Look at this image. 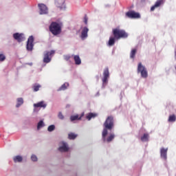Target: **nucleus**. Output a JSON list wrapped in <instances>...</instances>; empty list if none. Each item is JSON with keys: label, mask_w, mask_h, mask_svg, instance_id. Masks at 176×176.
Masks as SVG:
<instances>
[{"label": "nucleus", "mask_w": 176, "mask_h": 176, "mask_svg": "<svg viewBox=\"0 0 176 176\" xmlns=\"http://www.w3.org/2000/svg\"><path fill=\"white\" fill-rule=\"evenodd\" d=\"M103 131L102 132V140L104 142H112L115 139V135L113 133H110L108 135L109 131H112V129L115 127V120L112 116H109L107 118L106 120L103 124Z\"/></svg>", "instance_id": "nucleus-1"}, {"label": "nucleus", "mask_w": 176, "mask_h": 176, "mask_svg": "<svg viewBox=\"0 0 176 176\" xmlns=\"http://www.w3.org/2000/svg\"><path fill=\"white\" fill-rule=\"evenodd\" d=\"M50 31L52 35H60L61 34V25L57 22H52L50 25Z\"/></svg>", "instance_id": "nucleus-2"}, {"label": "nucleus", "mask_w": 176, "mask_h": 176, "mask_svg": "<svg viewBox=\"0 0 176 176\" xmlns=\"http://www.w3.org/2000/svg\"><path fill=\"white\" fill-rule=\"evenodd\" d=\"M113 35L117 41L121 39V38H127L129 36L126 31L119 28L113 29Z\"/></svg>", "instance_id": "nucleus-3"}, {"label": "nucleus", "mask_w": 176, "mask_h": 176, "mask_svg": "<svg viewBox=\"0 0 176 176\" xmlns=\"http://www.w3.org/2000/svg\"><path fill=\"white\" fill-rule=\"evenodd\" d=\"M138 74H141L142 78H148V71L142 63H139L138 65Z\"/></svg>", "instance_id": "nucleus-4"}, {"label": "nucleus", "mask_w": 176, "mask_h": 176, "mask_svg": "<svg viewBox=\"0 0 176 176\" xmlns=\"http://www.w3.org/2000/svg\"><path fill=\"white\" fill-rule=\"evenodd\" d=\"M56 53L55 50H51L50 52L46 51L44 53L43 63L47 64L52 61V57H53V54Z\"/></svg>", "instance_id": "nucleus-5"}, {"label": "nucleus", "mask_w": 176, "mask_h": 176, "mask_svg": "<svg viewBox=\"0 0 176 176\" xmlns=\"http://www.w3.org/2000/svg\"><path fill=\"white\" fill-rule=\"evenodd\" d=\"M26 49L28 52H32L34 49V36H30L27 41Z\"/></svg>", "instance_id": "nucleus-6"}, {"label": "nucleus", "mask_w": 176, "mask_h": 176, "mask_svg": "<svg viewBox=\"0 0 176 176\" xmlns=\"http://www.w3.org/2000/svg\"><path fill=\"white\" fill-rule=\"evenodd\" d=\"M40 14H47L49 13V9L47 6L43 3L38 4Z\"/></svg>", "instance_id": "nucleus-7"}, {"label": "nucleus", "mask_w": 176, "mask_h": 176, "mask_svg": "<svg viewBox=\"0 0 176 176\" xmlns=\"http://www.w3.org/2000/svg\"><path fill=\"white\" fill-rule=\"evenodd\" d=\"M125 14L129 19H140L141 17L140 13L135 12V11H129Z\"/></svg>", "instance_id": "nucleus-8"}, {"label": "nucleus", "mask_w": 176, "mask_h": 176, "mask_svg": "<svg viewBox=\"0 0 176 176\" xmlns=\"http://www.w3.org/2000/svg\"><path fill=\"white\" fill-rule=\"evenodd\" d=\"M108 79H109V69L108 67H106L103 71V85H107V83H108Z\"/></svg>", "instance_id": "nucleus-9"}, {"label": "nucleus", "mask_w": 176, "mask_h": 176, "mask_svg": "<svg viewBox=\"0 0 176 176\" xmlns=\"http://www.w3.org/2000/svg\"><path fill=\"white\" fill-rule=\"evenodd\" d=\"M55 5L60 10L65 9V0H55Z\"/></svg>", "instance_id": "nucleus-10"}, {"label": "nucleus", "mask_w": 176, "mask_h": 176, "mask_svg": "<svg viewBox=\"0 0 176 176\" xmlns=\"http://www.w3.org/2000/svg\"><path fill=\"white\" fill-rule=\"evenodd\" d=\"M13 38H14V39L17 41V42H19V43L23 42V41H24V34L15 33L13 34Z\"/></svg>", "instance_id": "nucleus-11"}, {"label": "nucleus", "mask_w": 176, "mask_h": 176, "mask_svg": "<svg viewBox=\"0 0 176 176\" xmlns=\"http://www.w3.org/2000/svg\"><path fill=\"white\" fill-rule=\"evenodd\" d=\"M167 151H168V148H162L160 149V156L162 159H164V160H167Z\"/></svg>", "instance_id": "nucleus-12"}, {"label": "nucleus", "mask_w": 176, "mask_h": 176, "mask_svg": "<svg viewBox=\"0 0 176 176\" xmlns=\"http://www.w3.org/2000/svg\"><path fill=\"white\" fill-rule=\"evenodd\" d=\"M33 107L34 108H46V107H47V104L45 102V101H41V102H38L37 103H34L33 104Z\"/></svg>", "instance_id": "nucleus-13"}, {"label": "nucleus", "mask_w": 176, "mask_h": 176, "mask_svg": "<svg viewBox=\"0 0 176 176\" xmlns=\"http://www.w3.org/2000/svg\"><path fill=\"white\" fill-rule=\"evenodd\" d=\"M69 149L68 145L64 142H62V146L58 148L60 152H68Z\"/></svg>", "instance_id": "nucleus-14"}, {"label": "nucleus", "mask_w": 176, "mask_h": 176, "mask_svg": "<svg viewBox=\"0 0 176 176\" xmlns=\"http://www.w3.org/2000/svg\"><path fill=\"white\" fill-rule=\"evenodd\" d=\"M87 32H89V28H87V27L83 28L80 36V38L81 39H82V41L87 38Z\"/></svg>", "instance_id": "nucleus-15"}, {"label": "nucleus", "mask_w": 176, "mask_h": 176, "mask_svg": "<svg viewBox=\"0 0 176 176\" xmlns=\"http://www.w3.org/2000/svg\"><path fill=\"white\" fill-rule=\"evenodd\" d=\"M72 57H74L76 65H80L82 64V60H80L79 55H72Z\"/></svg>", "instance_id": "nucleus-16"}, {"label": "nucleus", "mask_w": 176, "mask_h": 176, "mask_svg": "<svg viewBox=\"0 0 176 176\" xmlns=\"http://www.w3.org/2000/svg\"><path fill=\"white\" fill-rule=\"evenodd\" d=\"M162 3H163V0L157 1L155 2V5L151 8V11L153 12V10H155L156 9V8H159V6H160V5H162Z\"/></svg>", "instance_id": "nucleus-17"}, {"label": "nucleus", "mask_w": 176, "mask_h": 176, "mask_svg": "<svg viewBox=\"0 0 176 176\" xmlns=\"http://www.w3.org/2000/svg\"><path fill=\"white\" fill-rule=\"evenodd\" d=\"M83 113L81 115L80 117H79V115H76V116H70V120L71 122H74L75 120H80L82 119V117L83 116Z\"/></svg>", "instance_id": "nucleus-18"}, {"label": "nucleus", "mask_w": 176, "mask_h": 176, "mask_svg": "<svg viewBox=\"0 0 176 176\" xmlns=\"http://www.w3.org/2000/svg\"><path fill=\"white\" fill-rule=\"evenodd\" d=\"M96 116H97V113H89L86 116V119H87V120H91V119L96 118Z\"/></svg>", "instance_id": "nucleus-19"}, {"label": "nucleus", "mask_w": 176, "mask_h": 176, "mask_svg": "<svg viewBox=\"0 0 176 176\" xmlns=\"http://www.w3.org/2000/svg\"><path fill=\"white\" fill-rule=\"evenodd\" d=\"M14 163H21L23 162V157L21 155H16L13 157Z\"/></svg>", "instance_id": "nucleus-20"}, {"label": "nucleus", "mask_w": 176, "mask_h": 176, "mask_svg": "<svg viewBox=\"0 0 176 176\" xmlns=\"http://www.w3.org/2000/svg\"><path fill=\"white\" fill-rule=\"evenodd\" d=\"M141 141H142V142H146L149 141V134L144 133L143 136L141 138Z\"/></svg>", "instance_id": "nucleus-21"}, {"label": "nucleus", "mask_w": 176, "mask_h": 176, "mask_svg": "<svg viewBox=\"0 0 176 176\" xmlns=\"http://www.w3.org/2000/svg\"><path fill=\"white\" fill-rule=\"evenodd\" d=\"M115 41H116V38L114 37H110L109 42H108V45L109 46H113L115 45Z\"/></svg>", "instance_id": "nucleus-22"}, {"label": "nucleus", "mask_w": 176, "mask_h": 176, "mask_svg": "<svg viewBox=\"0 0 176 176\" xmlns=\"http://www.w3.org/2000/svg\"><path fill=\"white\" fill-rule=\"evenodd\" d=\"M69 86V84L68 82H65L58 89V91H61L64 90H67V87Z\"/></svg>", "instance_id": "nucleus-23"}, {"label": "nucleus", "mask_w": 176, "mask_h": 176, "mask_svg": "<svg viewBox=\"0 0 176 176\" xmlns=\"http://www.w3.org/2000/svg\"><path fill=\"white\" fill-rule=\"evenodd\" d=\"M175 120H176V116L175 114L169 116L168 122H169L170 123H174Z\"/></svg>", "instance_id": "nucleus-24"}, {"label": "nucleus", "mask_w": 176, "mask_h": 176, "mask_svg": "<svg viewBox=\"0 0 176 176\" xmlns=\"http://www.w3.org/2000/svg\"><path fill=\"white\" fill-rule=\"evenodd\" d=\"M24 103V100H23V98H19L17 99V104H16V108H19L21 105H23Z\"/></svg>", "instance_id": "nucleus-25"}, {"label": "nucleus", "mask_w": 176, "mask_h": 176, "mask_svg": "<svg viewBox=\"0 0 176 176\" xmlns=\"http://www.w3.org/2000/svg\"><path fill=\"white\" fill-rule=\"evenodd\" d=\"M137 53V49H133L130 53V57L131 58H135V54Z\"/></svg>", "instance_id": "nucleus-26"}, {"label": "nucleus", "mask_w": 176, "mask_h": 176, "mask_svg": "<svg viewBox=\"0 0 176 176\" xmlns=\"http://www.w3.org/2000/svg\"><path fill=\"white\" fill-rule=\"evenodd\" d=\"M76 137H78V135L75 134L74 133H70L68 134L69 140H75V138H76Z\"/></svg>", "instance_id": "nucleus-27"}, {"label": "nucleus", "mask_w": 176, "mask_h": 176, "mask_svg": "<svg viewBox=\"0 0 176 176\" xmlns=\"http://www.w3.org/2000/svg\"><path fill=\"white\" fill-rule=\"evenodd\" d=\"M39 89H41V85L39 84H34L33 86L34 91H38Z\"/></svg>", "instance_id": "nucleus-28"}, {"label": "nucleus", "mask_w": 176, "mask_h": 176, "mask_svg": "<svg viewBox=\"0 0 176 176\" xmlns=\"http://www.w3.org/2000/svg\"><path fill=\"white\" fill-rule=\"evenodd\" d=\"M45 124L43 123V120H41L37 124V130H40L42 127H44Z\"/></svg>", "instance_id": "nucleus-29"}, {"label": "nucleus", "mask_w": 176, "mask_h": 176, "mask_svg": "<svg viewBox=\"0 0 176 176\" xmlns=\"http://www.w3.org/2000/svg\"><path fill=\"white\" fill-rule=\"evenodd\" d=\"M56 129V126L54 125H50L48 126L47 128V131H50V132H52V131H54V130Z\"/></svg>", "instance_id": "nucleus-30"}, {"label": "nucleus", "mask_w": 176, "mask_h": 176, "mask_svg": "<svg viewBox=\"0 0 176 176\" xmlns=\"http://www.w3.org/2000/svg\"><path fill=\"white\" fill-rule=\"evenodd\" d=\"M6 60V56L3 54H0V61H5Z\"/></svg>", "instance_id": "nucleus-31"}, {"label": "nucleus", "mask_w": 176, "mask_h": 176, "mask_svg": "<svg viewBox=\"0 0 176 176\" xmlns=\"http://www.w3.org/2000/svg\"><path fill=\"white\" fill-rule=\"evenodd\" d=\"M58 117V119H60L61 120H64V115H63V113L59 112Z\"/></svg>", "instance_id": "nucleus-32"}, {"label": "nucleus", "mask_w": 176, "mask_h": 176, "mask_svg": "<svg viewBox=\"0 0 176 176\" xmlns=\"http://www.w3.org/2000/svg\"><path fill=\"white\" fill-rule=\"evenodd\" d=\"M31 160L32 162H37L38 161V157L35 155H32L31 157Z\"/></svg>", "instance_id": "nucleus-33"}, {"label": "nucleus", "mask_w": 176, "mask_h": 176, "mask_svg": "<svg viewBox=\"0 0 176 176\" xmlns=\"http://www.w3.org/2000/svg\"><path fill=\"white\" fill-rule=\"evenodd\" d=\"M71 58V56L69 55H65L64 56V59L66 60V61H69V60Z\"/></svg>", "instance_id": "nucleus-34"}, {"label": "nucleus", "mask_w": 176, "mask_h": 176, "mask_svg": "<svg viewBox=\"0 0 176 176\" xmlns=\"http://www.w3.org/2000/svg\"><path fill=\"white\" fill-rule=\"evenodd\" d=\"M87 20H88L87 15H85V17H84V23L86 25L87 24Z\"/></svg>", "instance_id": "nucleus-35"}, {"label": "nucleus", "mask_w": 176, "mask_h": 176, "mask_svg": "<svg viewBox=\"0 0 176 176\" xmlns=\"http://www.w3.org/2000/svg\"><path fill=\"white\" fill-rule=\"evenodd\" d=\"M175 59H176V48H175Z\"/></svg>", "instance_id": "nucleus-36"}]
</instances>
